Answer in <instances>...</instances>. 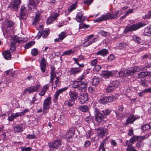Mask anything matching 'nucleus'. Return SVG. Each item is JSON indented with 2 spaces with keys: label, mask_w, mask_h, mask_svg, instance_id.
Masks as SVG:
<instances>
[{
  "label": "nucleus",
  "mask_w": 151,
  "mask_h": 151,
  "mask_svg": "<svg viewBox=\"0 0 151 151\" xmlns=\"http://www.w3.org/2000/svg\"><path fill=\"white\" fill-rule=\"evenodd\" d=\"M27 15L25 7L24 6L22 5L20 10L19 19L22 20H26Z\"/></svg>",
  "instance_id": "f8f14e48"
},
{
  "label": "nucleus",
  "mask_w": 151,
  "mask_h": 151,
  "mask_svg": "<svg viewBox=\"0 0 151 151\" xmlns=\"http://www.w3.org/2000/svg\"><path fill=\"white\" fill-rule=\"evenodd\" d=\"M84 13L81 11L79 10L77 13L76 19L77 22L83 23L86 20V17L83 16Z\"/></svg>",
  "instance_id": "1a4fd4ad"
},
{
  "label": "nucleus",
  "mask_w": 151,
  "mask_h": 151,
  "mask_svg": "<svg viewBox=\"0 0 151 151\" xmlns=\"http://www.w3.org/2000/svg\"><path fill=\"white\" fill-rule=\"evenodd\" d=\"M140 67H130L128 68L127 70H125L121 73H122V76H127L130 75H133L136 72H139Z\"/></svg>",
  "instance_id": "7ed1b4c3"
},
{
  "label": "nucleus",
  "mask_w": 151,
  "mask_h": 151,
  "mask_svg": "<svg viewBox=\"0 0 151 151\" xmlns=\"http://www.w3.org/2000/svg\"><path fill=\"white\" fill-rule=\"evenodd\" d=\"M97 109H95V112L96 113L95 119L96 122L100 123L103 120L104 116Z\"/></svg>",
  "instance_id": "9b49d317"
},
{
  "label": "nucleus",
  "mask_w": 151,
  "mask_h": 151,
  "mask_svg": "<svg viewBox=\"0 0 151 151\" xmlns=\"http://www.w3.org/2000/svg\"><path fill=\"white\" fill-rule=\"evenodd\" d=\"M36 136L34 134H28L26 137V138L29 139H32L35 138Z\"/></svg>",
  "instance_id": "0e129e2a"
},
{
  "label": "nucleus",
  "mask_w": 151,
  "mask_h": 151,
  "mask_svg": "<svg viewBox=\"0 0 151 151\" xmlns=\"http://www.w3.org/2000/svg\"><path fill=\"white\" fill-rule=\"evenodd\" d=\"M101 68V67H94L93 70L95 72H97L99 71Z\"/></svg>",
  "instance_id": "338daca9"
},
{
  "label": "nucleus",
  "mask_w": 151,
  "mask_h": 151,
  "mask_svg": "<svg viewBox=\"0 0 151 151\" xmlns=\"http://www.w3.org/2000/svg\"><path fill=\"white\" fill-rule=\"evenodd\" d=\"M100 79L96 77L93 78L92 82V84L93 85L96 86L97 85L99 82Z\"/></svg>",
  "instance_id": "c03bdc74"
},
{
  "label": "nucleus",
  "mask_w": 151,
  "mask_h": 151,
  "mask_svg": "<svg viewBox=\"0 0 151 151\" xmlns=\"http://www.w3.org/2000/svg\"><path fill=\"white\" fill-rule=\"evenodd\" d=\"M75 51L72 50H69L67 51H64L62 54V56L65 55H70L73 54L75 53Z\"/></svg>",
  "instance_id": "a19ab883"
},
{
  "label": "nucleus",
  "mask_w": 151,
  "mask_h": 151,
  "mask_svg": "<svg viewBox=\"0 0 151 151\" xmlns=\"http://www.w3.org/2000/svg\"><path fill=\"white\" fill-rule=\"evenodd\" d=\"M19 116L18 113H16L12 114L8 117L7 120L9 121H12L14 119Z\"/></svg>",
  "instance_id": "c9c22d12"
},
{
  "label": "nucleus",
  "mask_w": 151,
  "mask_h": 151,
  "mask_svg": "<svg viewBox=\"0 0 151 151\" xmlns=\"http://www.w3.org/2000/svg\"><path fill=\"white\" fill-rule=\"evenodd\" d=\"M68 94L70 98L71 99L75 100L78 98V94L75 91H70L69 92Z\"/></svg>",
  "instance_id": "bb28decb"
},
{
  "label": "nucleus",
  "mask_w": 151,
  "mask_h": 151,
  "mask_svg": "<svg viewBox=\"0 0 151 151\" xmlns=\"http://www.w3.org/2000/svg\"><path fill=\"white\" fill-rule=\"evenodd\" d=\"M76 8V7L73 5L72 4L69 7L68 9V12H72L73 10H75Z\"/></svg>",
  "instance_id": "052dcab7"
},
{
  "label": "nucleus",
  "mask_w": 151,
  "mask_h": 151,
  "mask_svg": "<svg viewBox=\"0 0 151 151\" xmlns=\"http://www.w3.org/2000/svg\"><path fill=\"white\" fill-rule=\"evenodd\" d=\"M38 51L36 48H34L32 49L31 52V53L33 56H36L38 54Z\"/></svg>",
  "instance_id": "3c124183"
},
{
  "label": "nucleus",
  "mask_w": 151,
  "mask_h": 151,
  "mask_svg": "<svg viewBox=\"0 0 151 151\" xmlns=\"http://www.w3.org/2000/svg\"><path fill=\"white\" fill-rule=\"evenodd\" d=\"M75 101V100L71 99L65 101L64 102V104L65 105H67L68 106H71L74 104Z\"/></svg>",
  "instance_id": "e433bc0d"
},
{
  "label": "nucleus",
  "mask_w": 151,
  "mask_h": 151,
  "mask_svg": "<svg viewBox=\"0 0 151 151\" xmlns=\"http://www.w3.org/2000/svg\"><path fill=\"white\" fill-rule=\"evenodd\" d=\"M11 43V45L9 51L10 52H12L15 50L16 47L15 46V44L14 43H13V42H12V43Z\"/></svg>",
  "instance_id": "603ef678"
},
{
  "label": "nucleus",
  "mask_w": 151,
  "mask_h": 151,
  "mask_svg": "<svg viewBox=\"0 0 151 151\" xmlns=\"http://www.w3.org/2000/svg\"><path fill=\"white\" fill-rule=\"evenodd\" d=\"M96 131L98 136L100 137L106 135L108 134L107 130L101 127L96 129Z\"/></svg>",
  "instance_id": "ddd939ff"
},
{
  "label": "nucleus",
  "mask_w": 151,
  "mask_h": 151,
  "mask_svg": "<svg viewBox=\"0 0 151 151\" xmlns=\"http://www.w3.org/2000/svg\"><path fill=\"white\" fill-rule=\"evenodd\" d=\"M99 33L101 35L104 37H106L107 35V32L102 30H100Z\"/></svg>",
  "instance_id": "e2e57ef3"
},
{
  "label": "nucleus",
  "mask_w": 151,
  "mask_h": 151,
  "mask_svg": "<svg viewBox=\"0 0 151 151\" xmlns=\"http://www.w3.org/2000/svg\"><path fill=\"white\" fill-rule=\"evenodd\" d=\"M90 27L89 25L84 24H80L79 28L80 29H86Z\"/></svg>",
  "instance_id": "bf43d9fd"
},
{
  "label": "nucleus",
  "mask_w": 151,
  "mask_h": 151,
  "mask_svg": "<svg viewBox=\"0 0 151 151\" xmlns=\"http://www.w3.org/2000/svg\"><path fill=\"white\" fill-rule=\"evenodd\" d=\"M79 82V81H73L72 83V87L74 88H78V89Z\"/></svg>",
  "instance_id": "8fccbe9b"
},
{
  "label": "nucleus",
  "mask_w": 151,
  "mask_h": 151,
  "mask_svg": "<svg viewBox=\"0 0 151 151\" xmlns=\"http://www.w3.org/2000/svg\"><path fill=\"white\" fill-rule=\"evenodd\" d=\"M61 144L60 141L58 140L55 141L49 144V147L51 151H52L54 149H57Z\"/></svg>",
  "instance_id": "2eb2a0df"
},
{
  "label": "nucleus",
  "mask_w": 151,
  "mask_h": 151,
  "mask_svg": "<svg viewBox=\"0 0 151 151\" xmlns=\"http://www.w3.org/2000/svg\"><path fill=\"white\" fill-rule=\"evenodd\" d=\"M2 54L5 59L9 60L11 59V55L10 52L9 51H6L3 52H2Z\"/></svg>",
  "instance_id": "7c9ffc66"
},
{
  "label": "nucleus",
  "mask_w": 151,
  "mask_h": 151,
  "mask_svg": "<svg viewBox=\"0 0 151 151\" xmlns=\"http://www.w3.org/2000/svg\"><path fill=\"white\" fill-rule=\"evenodd\" d=\"M47 36V29H46L44 31H39L37 34V38L39 39L41 36L43 38H45Z\"/></svg>",
  "instance_id": "5701e85b"
},
{
  "label": "nucleus",
  "mask_w": 151,
  "mask_h": 151,
  "mask_svg": "<svg viewBox=\"0 0 151 151\" xmlns=\"http://www.w3.org/2000/svg\"><path fill=\"white\" fill-rule=\"evenodd\" d=\"M80 71V69L79 68H73L70 70L71 74L77 73Z\"/></svg>",
  "instance_id": "a18cd8bd"
},
{
  "label": "nucleus",
  "mask_w": 151,
  "mask_h": 151,
  "mask_svg": "<svg viewBox=\"0 0 151 151\" xmlns=\"http://www.w3.org/2000/svg\"><path fill=\"white\" fill-rule=\"evenodd\" d=\"M88 97L87 94L86 93H83L81 94L80 98V102L81 104H83L86 102L88 100Z\"/></svg>",
  "instance_id": "aec40b11"
},
{
  "label": "nucleus",
  "mask_w": 151,
  "mask_h": 151,
  "mask_svg": "<svg viewBox=\"0 0 151 151\" xmlns=\"http://www.w3.org/2000/svg\"><path fill=\"white\" fill-rule=\"evenodd\" d=\"M97 40V38L96 37H94L93 38H92L91 40L89 42H88L87 44H86L85 45H84L83 47H85L91 45V44H92V43L96 42Z\"/></svg>",
  "instance_id": "58836bf2"
},
{
  "label": "nucleus",
  "mask_w": 151,
  "mask_h": 151,
  "mask_svg": "<svg viewBox=\"0 0 151 151\" xmlns=\"http://www.w3.org/2000/svg\"><path fill=\"white\" fill-rule=\"evenodd\" d=\"M94 36L93 34L91 35L88 36H86L83 40V44H84L85 45V44L87 42H89L90 40Z\"/></svg>",
  "instance_id": "37998d69"
},
{
  "label": "nucleus",
  "mask_w": 151,
  "mask_h": 151,
  "mask_svg": "<svg viewBox=\"0 0 151 151\" xmlns=\"http://www.w3.org/2000/svg\"><path fill=\"white\" fill-rule=\"evenodd\" d=\"M133 40L136 43L140 45H142L143 43L142 40L139 37L134 35L133 37Z\"/></svg>",
  "instance_id": "c756f323"
},
{
  "label": "nucleus",
  "mask_w": 151,
  "mask_h": 151,
  "mask_svg": "<svg viewBox=\"0 0 151 151\" xmlns=\"http://www.w3.org/2000/svg\"><path fill=\"white\" fill-rule=\"evenodd\" d=\"M20 4L21 0H14L9 4L8 7L12 11H17Z\"/></svg>",
  "instance_id": "423d86ee"
},
{
  "label": "nucleus",
  "mask_w": 151,
  "mask_h": 151,
  "mask_svg": "<svg viewBox=\"0 0 151 151\" xmlns=\"http://www.w3.org/2000/svg\"><path fill=\"white\" fill-rule=\"evenodd\" d=\"M47 89V85H45L43 88L42 91L39 93L40 96H43L45 93Z\"/></svg>",
  "instance_id": "09e8293b"
},
{
  "label": "nucleus",
  "mask_w": 151,
  "mask_h": 151,
  "mask_svg": "<svg viewBox=\"0 0 151 151\" xmlns=\"http://www.w3.org/2000/svg\"><path fill=\"white\" fill-rule=\"evenodd\" d=\"M104 115H108L110 113L111 111L109 109H106L101 111Z\"/></svg>",
  "instance_id": "5fc2aeb1"
},
{
  "label": "nucleus",
  "mask_w": 151,
  "mask_h": 151,
  "mask_svg": "<svg viewBox=\"0 0 151 151\" xmlns=\"http://www.w3.org/2000/svg\"><path fill=\"white\" fill-rule=\"evenodd\" d=\"M68 88V87H65L57 90L54 95L53 101L54 102L57 101L60 94L66 91Z\"/></svg>",
  "instance_id": "4468645a"
},
{
  "label": "nucleus",
  "mask_w": 151,
  "mask_h": 151,
  "mask_svg": "<svg viewBox=\"0 0 151 151\" xmlns=\"http://www.w3.org/2000/svg\"><path fill=\"white\" fill-rule=\"evenodd\" d=\"M145 139V136H138L134 135L130 139L129 142H130V144L132 145L134 142L139 140V141H142Z\"/></svg>",
  "instance_id": "dca6fc26"
},
{
  "label": "nucleus",
  "mask_w": 151,
  "mask_h": 151,
  "mask_svg": "<svg viewBox=\"0 0 151 151\" xmlns=\"http://www.w3.org/2000/svg\"><path fill=\"white\" fill-rule=\"evenodd\" d=\"M150 72H142L139 74V76L140 78H144L146 76H149L150 74Z\"/></svg>",
  "instance_id": "de8ad7c7"
},
{
  "label": "nucleus",
  "mask_w": 151,
  "mask_h": 151,
  "mask_svg": "<svg viewBox=\"0 0 151 151\" xmlns=\"http://www.w3.org/2000/svg\"><path fill=\"white\" fill-rule=\"evenodd\" d=\"M40 86V85L37 84L34 86L28 87L25 90L23 93L24 94L27 91H28L29 93L35 92L38 90Z\"/></svg>",
  "instance_id": "f3484780"
},
{
  "label": "nucleus",
  "mask_w": 151,
  "mask_h": 151,
  "mask_svg": "<svg viewBox=\"0 0 151 151\" xmlns=\"http://www.w3.org/2000/svg\"><path fill=\"white\" fill-rule=\"evenodd\" d=\"M115 56L113 54H110L109 55L108 58V59L109 60L111 61L114 59Z\"/></svg>",
  "instance_id": "69168bd1"
},
{
  "label": "nucleus",
  "mask_w": 151,
  "mask_h": 151,
  "mask_svg": "<svg viewBox=\"0 0 151 151\" xmlns=\"http://www.w3.org/2000/svg\"><path fill=\"white\" fill-rule=\"evenodd\" d=\"M93 0H84L83 3L88 6L91 5L93 3Z\"/></svg>",
  "instance_id": "4d7b16f0"
},
{
  "label": "nucleus",
  "mask_w": 151,
  "mask_h": 151,
  "mask_svg": "<svg viewBox=\"0 0 151 151\" xmlns=\"http://www.w3.org/2000/svg\"><path fill=\"white\" fill-rule=\"evenodd\" d=\"M146 24L142 22H139L136 24H133L129 26H127L124 31V33L127 34L129 32L134 31L139 28L145 26Z\"/></svg>",
  "instance_id": "f03ea898"
},
{
  "label": "nucleus",
  "mask_w": 151,
  "mask_h": 151,
  "mask_svg": "<svg viewBox=\"0 0 151 151\" xmlns=\"http://www.w3.org/2000/svg\"><path fill=\"white\" fill-rule=\"evenodd\" d=\"M79 83L78 89L79 91H81L82 89L85 90L87 86V83L79 81Z\"/></svg>",
  "instance_id": "2f4dec72"
},
{
  "label": "nucleus",
  "mask_w": 151,
  "mask_h": 151,
  "mask_svg": "<svg viewBox=\"0 0 151 151\" xmlns=\"http://www.w3.org/2000/svg\"><path fill=\"white\" fill-rule=\"evenodd\" d=\"M65 119L66 118L64 115L61 116L58 119V123L61 125L64 124L65 123Z\"/></svg>",
  "instance_id": "ea45409f"
},
{
  "label": "nucleus",
  "mask_w": 151,
  "mask_h": 151,
  "mask_svg": "<svg viewBox=\"0 0 151 151\" xmlns=\"http://www.w3.org/2000/svg\"><path fill=\"white\" fill-rule=\"evenodd\" d=\"M139 118V117L138 116L136 117L133 115H130L127 118L125 124L127 125L130 123H132L134 121Z\"/></svg>",
  "instance_id": "6ab92c4d"
},
{
  "label": "nucleus",
  "mask_w": 151,
  "mask_h": 151,
  "mask_svg": "<svg viewBox=\"0 0 151 151\" xmlns=\"http://www.w3.org/2000/svg\"><path fill=\"white\" fill-rule=\"evenodd\" d=\"M116 98L114 96L111 95L109 96H104L98 100L100 104H105L114 101Z\"/></svg>",
  "instance_id": "20e7f679"
},
{
  "label": "nucleus",
  "mask_w": 151,
  "mask_h": 151,
  "mask_svg": "<svg viewBox=\"0 0 151 151\" xmlns=\"http://www.w3.org/2000/svg\"><path fill=\"white\" fill-rule=\"evenodd\" d=\"M127 46V44L124 42L119 43L117 45L118 49L121 50L126 48Z\"/></svg>",
  "instance_id": "f704fd0d"
},
{
  "label": "nucleus",
  "mask_w": 151,
  "mask_h": 151,
  "mask_svg": "<svg viewBox=\"0 0 151 151\" xmlns=\"http://www.w3.org/2000/svg\"><path fill=\"white\" fill-rule=\"evenodd\" d=\"M46 62L47 60L46 59H45L44 58H42L40 63L41 66H46Z\"/></svg>",
  "instance_id": "13d9d810"
},
{
  "label": "nucleus",
  "mask_w": 151,
  "mask_h": 151,
  "mask_svg": "<svg viewBox=\"0 0 151 151\" xmlns=\"http://www.w3.org/2000/svg\"><path fill=\"white\" fill-rule=\"evenodd\" d=\"M75 131L73 128H71L65 134V138L67 139L71 138L74 135Z\"/></svg>",
  "instance_id": "393cba45"
},
{
  "label": "nucleus",
  "mask_w": 151,
  "mask_h": 151,
  "mask_svg": "<svg viewBox=\"0 0 151 151\" xmlns=\"http://www.w3.org/2000/svg\"><path fill=\"white\" fill-rule=\"evenodd\" d=\"M144 34L147 36H149L151 35V24L149 27H146L144 30Z\"/></svg>",
  "instance_id": "72a5a7b5"
},
{
  "label": "nucleus",
  "mask_w": 151,
  "mask_h": 151,
  "mask_svg": "<svg viewBox=\"0 0 151 151\" xmlns=\"http://www.w3.org/2000/svg\"><path fill=\"white\" fill-rule=\"evenodd\" d=\"M39 0H32V1H30L29 3L28 6L30 9H31L32 8L35 9L36 6L37 5Z\"/></svg>",
  "instance_id": "4be33fe9"
},
{
  "label": "nucleus",
  "mask_w": 151,
  "mask_h": 151,
  "mask_svg": "<svg viewBox=\"0 0 151 151\" xmlns=\"http://www.w3.org/2000/svg\"><path fill=\"white\" fill-rule=\"evenodd\" d=\"M109 54L108 50L105 48H103L97 52L96 53V55H100L103 57H105Z\"/></svg>",
  "instance_id": "a211bd4d"
},
{
  "label": "nucleus",
  "mask_w": 151,
  "mask_h": 151,
  "mask_svg": "<svg viewBox=\"0 0 151 151\" xmlns=\"http://www.w3.org/2000/svg\"><path fill=\"white\" fill-rule=\"evenodd\" d=\"M142 131L144 133H147L144 136L145 138L148 137L151 135V127L148 124H146L142 126L141 127Z\"/></svg>",
  "instance_id": "6e6552de"
},
{
  "label": "nucleus",
  "mask_w": 151,
  "mask_h": 151,
  "mask_svg": "<svg viewBox=\"0 0 151 151\" xmlns=\"http://www.w3.org/2000/svg\"><path fill=\"white\" fill-rule=\"evenodd\" d=\"M119 84V82L117 81H111L106 88V91L108 93L113 92L118 87Z\"/></svg>",
  "instance_id": "39448f33"
},
{
  "label": "nucleus",
  "mask_w": 151,
  "mask_h": 151,
  "mask_svg": "<svg viewBox=\"0 0 151 151\" xmlns=\"http://www.w3.org/2000/svg\"><path fill=\"white\" fill-rule=\"evenodd\" d=\"M51 71L50 73V82L52 83V81L54 79H55V85H54V87L57 86L58 83L59 78V77H56L55 78V73L54 71V67H51Z\"/></svg>",
  "instance_id": "9d476101"
},
{
  "label": "nucleus",
  "mask_w": 151,
  "mask_h": 151,
  "mask_svg": "<svg viewBox=\"0 0 151 151\" xmlns=\"http://www.w3.org/2000/svg\"><path fill=\"white\" fill-rule=\"evenodd\" d=\"M142 18L144 19H150L151 18V10L148 11L147 13L142 17Z\"/></svg>",
  "instance_id": "79ce46f5"
},
{
  "label": "nucleus",
  "mask_w": 151,
  "mask_h": 151,
  "mask_svg": "<svg viewBox=\"0 0 151 151\" xmlns=\"http://www.w3.org/2000/svg\"><path fill=\"white\" fill-rule=\"evenodd\" d=\"M113 74V72L112 71H104L102 72V76L104 78H107L112 76Z\"/></svg>",
  "instance_id": "c85d7f7f"
},
{
  "label": "nucleus",
  "mask_w": 151,
  "mask_h": 151,
  "mask_svg": "<svg viewBox=\"0 0 151 151\" xmlns=\"http://www.w3.org/2000/svg\"><path fill=\"white\" fill-rule=\"evenodd\" d=\"M47 109V98H46L43 103V111L45 112Z\"/></svg>",
  "instance_id": "6e6d98bb"
},
{
  "label": "nucleus",
  "mask_w": 151,
  "mask_h": 151,
  "mask_svg": "<svg viewBox=\"0 0 151 151\" xmlns=\"http://www.w3.org/2000/svg\"><path fill=\"white\" fill-rule=\"evenodd\" d=\"M23 42V40L22 38L19 37L17 36L13 37L10 41L11 43L13 42L15 44L16 43H21Z\"/></svg>",
  "instance_id": "a878e982"
},
{
  "label": "nucleus",
  "mask_w": 151,
  "mask_h": 151,
  "mask_svg": "<svg viewBox=\"0 0 151 151\" xmlns=\"http://www.w3.org/2000/svg\"><path fill=\"white\" fill-rule=\"evenodd\" d=\"M129 141L128 140L126 142L127 145H128L126 149L127 150V151H137L133 146H132V145H131L130 143L129 144Z\"/></svg>",
  "instance_id": "4c0bfd02"
},
{
  "label": "nucleus",
  "mask_w": 151,
  "mask_h": 151,
  "mask_svg": "<svg viewBox=\"0 0 151 151\" xmlns=\"http://www.w3.org/2000/svg\"><path fill=\"white\" fill-rule=\"evenodd\" d=\"M35 44V42L34 41H31L28 43H26L24 47L26 49H28L31 47L33 45Z\"/></svg>",
  "instance_id": "49530a36"
},
{
  "label": "nucleus",
  "mask_w": 151,
  "mask_h": 151,
  "mask_svg": "<svg viewBox=\"0 0 151 151\" xmlns=\"http://www.w3.org/2000/svg\"><path fill=\"white\" fill-rule=\"evenodd\" d=\"M14 131L15 132H20L23 130V125L22 124H17L14 126Z\"/></svg>",
  "instance_id": "412c9836"
},
{
  "label": "nucleus",
  "mask_w": 151,
  "mask_h": 151,
  "mask_svg": "<svg viewBox=\"0 0 151 151\" xmlns=\"http://www.w3.org/2000/svg\"><path fill=\"white\" fill-rule=\"evenodd\" d=\"M79 110L83 112H87L89 109L88 106L86 105H81L79 106Z\"/></svg>",
  "instance_id": "473e14b6"
},
{
  "label": "nucleus",
  "mask_w": 151,
  "mask_h": 151,
  "mask_svg": "<svg viewBox=\"0 0 151 151\" xmlns=\"http://www.w3.org/2000/svg\"><path fill=\"white\" fill-rule=\"evenodd\" d=\"M105 149L104 147V143H102L100 144L99 146V151H105Z\"/></svg>",
  "instance_id": "680f3d73"
},
{
  "label": "nucleus",
  "mask_w": 151,
  "mask_h": 151,
  "mask_svg": "<svg viewBox=\"0 0 151 151\" xmlns=\"http://www.w3.org/2000/svg\"><path fill=\"white\" fill-rule=\"evenodd\" d=\"M22 151H30L31 150V148L29 147H24L22 148Z\"/></svg>",
  "instance_id": "774afa93"
},
{
  "label": "nucleus",
  "mask_w": 151,
  "mask_h": 151,
  "mask_svg": "<svg viewBox=\"0 0 151 151\" xmlns=\"http://www.w3.org/2000/svg\"><path fill=\"white\" fill-rule=\"evenodd\" d=\"M119 14V12L117 11H115L114 13H108L106 15L103 14L101 17L94 20V22H99L108 20L109 19H114L116 18Z\"/></svg>",
  "instance_id": "f257e3e1"
},
{
  "label": "nucleus",
  "mask_w": 151,
  "mask_h": 151,
  "mask_svg": "<svg viewBox=\"0 0 151 151\" xmlns=\"http://www.w3.org/2000/svg\"><path fill=\"white\" fill-rule=\"evenodd\" d=\"M59 16V14L57 13L54 15H52L49 17L48 18V24L52 23L54 21L57 19V18Z\"/></svg>",
  "instance_id": "b1692460"
},
{
  "label": "nucleus",
  "mask_w": 151,
  "mask_h": 151,
  "mask_svg": "<svg viewBox=\"0 0 151 151\" xmlns=\"http://www.w3.org/2000/svg\"><path fill=\"white\" fill-rule=\"evenodd\" d=\"M59 37L60 39V40H63L66 36V34L65 32H63L59 35Z\"/></svg>",
  "instance_id": "864d4df0"
},
{
  "label": "nucleus",
  "mask_w": 151,
  "mask_h": 151,
  "mask_svg": "<svg viewBox=\"0 0 151 151\" xmlns=\"http://www.w3.org/2000/svg\"><path fill=\"white\" fill-rule=\"evenodd\" d=\"M40 20V14L38 13L36 14L35 17L32 23V24L33 25H36L39 23Z\"/></svg>",
  "instance_id": "cd10ccee"
},
{
  "label": "nucleus",
  "mask_w": 151,
  "mask_h": 151,
  "mask_svg": "<svg viewBox=\"0 0 151 151\" xmlns=\"http://www.w3.org/2000/svg\"><path fill=\"white\" fill-rule=\"evenodd\" d=\"M14 24V22L8 19L5 21L3 24V26L2 28L3 31L5 30L6 32L8 31L11 28L13 27Z\"/></svg>",
  "instance_id": "0eeeda50"
}]
</instances>
